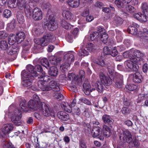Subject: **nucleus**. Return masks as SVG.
<instances>
[{
    "instance_id": "22",
    "label": "nucleus",
    "mask_w": 148,
    "mask_h": 148,
    "mask_svg": "<svg viewBox=\"0 0 148 148\" xmlns=\"http://www.w3.org/2000/svg\"><path fill=\"white\" fill-rule=\"evenodd\" d=\"M92 86L95 89L96 88L98 92H101L103 90V86L101 82H97L96 83H93Z\"/></svg>"
},
{
    "instance_id": "16",
    "label": "nucleus",
    "mask_w": 148,
    "mask_h": 148,
    "mask_svg": "<svg viewBox=\"0 0 148 148\" xmlns=\"http://www.w3.org/2000/svg\"><path fill=\"white\" fill-rule=\"evenodd\" d=\"M68 5L73 8H76L80 4L79 0H69L67 2Z\"/></svg>"
},
{
    "instance_id": "54",
    "label": "nucleus",
    "mask_w": 148,
    "mask_h": 148,
    "mask_svg": "<svg viewBox=\"0 0 148 148\" xmlns=\"http://www.w3.org/2000/svg\"><path fill=\"white\" fill-rule=\"evenodd\" d=\"M10 49L8 51V54L10 55H12L16 53L18 51L17 48H12L11 49L10 48Z\"/></svg>"
},
{
    "instance_id": "45",
    "label": "nucleus",
    "mask_w": 148,
    "mask_h": 148,
    "mask_svg": "<svg viewBox=\"0 0 148 148\" xmlns=\"http://www.w3.org/2000/svg\"><path fill=\"white\" fill-rule=\"evenodd\" d=\"M95 62L101 66H103L105 65L104 61L101 58L96 59L95 61Z\"/></svg>"
},
{
    "instance_id": "14",
    "label": "nucleus",
    "mask_w": 148,
    "mask_h": 148,
    "mask_svg": "<svg viewBox=\"0 0 148 148\" xmlns=\"http://www.w3.org/2000/svg\"><path fill=\"white\" fill-rule=\"evenodd\" d=\"M62 14L63 16L68 21H75L76 20L75 17L71 12L69 10H64Z\"/></svg>"
},
{
    "instance_id": "64",
    "label": "nucleus",
    "mask_w": 148,
    "mask_h": 148,
    "mask_svg": "<svg viewBox=\"0 0 148 148\" xmlns=\"http://www.w3.org/2000/svg\"><path fill=\"white\" fill-rule=\"evenodd\" d=\"M81 101L83 103L88 105H90L91 104V102L89 100L85 98H82Z\"/></svg>"
},
{
    "instance_id": "17",
    "label": "nucleus",
    "mask_w": 148,
    "mask_h": 148,
    "mask_svg": "<svg viewBox=\"0 0 148 148\" xmlns=\"http://www.w3.org/2000/svg\"><path fill=\"white\" fill-rule=\"evenodd\" d=\"M57 115L60 119L63 121H67L69 118V115L63 111L58 112Z\"/></svg>"
},
{
    "instance_id": "55",
    "label": "nucleus",
    "mask_w": 148,
    "mask_h": 148,
    "mask_svg": "<svg viewBox=\"0 0 148 148\" xmlns=\"http://www.w3.org/2000/svg\"><path fill=\"white\" fill-rule=\"evenodd\" d=\"M86 48L88 50L90 51L95 49V46L92 43H88L86 45Z\"/></svg>"
},
{
    "instance_id": "56",
    "label": "nucleus",
    "mask_w": 148,
    "mask_h": 148,
    "mask_svg": "<svg viewBox=\"0 0 148 148\" xmlns=\"http://www.w3.org/2000/svg\"><path fill=\"white\" fill-rule=\"evenodd\" d=\"M82 79L78 75H74V77H73L72 82H79L81 81Z\"/></svg>"
},
{
    "instance_id": "27",
    "label": "nucleus",
    "mask_w": 148,
    "mask_h": 148,
    "mask_svg": "<svg viewBox=\"0 0 148 148\" xmlns=\"http://www.w3.org/2000/svg\"><path fill=\"white\" fill-rule=\"evenodd\" d=\"M25 101H21L20 104V108L19 110H18L17 111H19V112H21V113L22 112L26 111H27V107L29 108L28 107V105L27 106L26 104L25 103ZM31 109H32L31 108Z\"/></svg>"
},
{
    "instance_id": "34",
    "label": "nucleus",
    "mask_w": 148,
    "mask_h": 148,
    "mask_svg": "<svg viewBox=\"0 0 148 148\" xmlns=\"http://www.w3.org/2000/svg\"><path fill=\"white\" fill-rule=\"evenodd\" d=\"M28 79H23L22 82L23 86L25 87H28L30 86L32 84V81L33 79H31V78Z\"/></svg>"
},
{
    "instance_id": "18",
    "label": "nucleus",
    "mask_w": 148,
    "mask_h": 148,
    "mask_svg": "<svg viewBox=\"0 0 148 148\" xmlns=\"http://www.w3.org/2000/svg\"><path fill=\"white\" fill-rule=\"evenodd\" d=\"M61 108L63 110L69 113L71 112V107L67 102H62L61 103Z\"/></svg>"
},
{
    "instance_id": "52",
    "label": "nucleus",
    "mask_w": 148,
    "mask_h": 148,
    "mask_svg": "<svg viewBox=\"0 0 148 148\" xmlns=\"http://www.w3.org/2000/svg\"><path fill=\"white\" fill-rule=\"evenodd\" d=\"M121 111L122 113L125 115H127L131 112V110L130 108L126 107L122 108Z\"/></svg>"
},
{
    "instance_id": "25",
    "label": "nucleus",
    "mask_w": 148,
    "mask_h": 148,
    "mask_svg": "<svg viewBox=\"0 0 148 148\" xmlns=\"http://www.w3.org/2000/svg\"><path fill=\"white\" fill-rule=\"evenodd\" d=\"M58 73V69L55 66L51 67L49 70V75L54 77H56L57 76Z\"/></svg>"
},
{
    "instance_id": "38",
    "label": "nucleus",
    "mask_w": 148,
    "mask_h": 148,
    "mask_svg": "<svg viewBox=\"0 0 148 148\" xmlns=\"http://www.w3.org/2000/svg\"><path fill=\"white\" fill-rule=\"evenodd\" d=\"M61 24L62 26L67 29H69L72 27V26L71 25L68 23L65 20H62L61 22Z\"/></svg>"
},
{
    "instance_id": "57",
    "label": "nucleus",
    "mask_w": 148,
    "mask_h": 148,
    "mask_svg": "<svg viewBox=\"0 0 148 148\" xmlns=\"http://www.w3.org/2000/svg\"><path fill=\"white\" fill-rule=\"evenodd\" d=\"M83 87L84 90H87L92 89V88L93 87V86H91L88 82H86L83 84Z\"/></svg>"
},
{
    "instance_id": "30",
    "label": "nucleus",
    "mask_w": 148,
    "mask_h": 148,
    "mask_svg": "<svg viewBox=\"0 0 148 148\" xmlns=\"http://www.w3.org/2000/svg\"><path fill=\"white\" fill-rule=\"evenodd\" d=\"M21 75L23 79L29 78H31V79H34V77L32 75H31L29 73L25 70L22 71Z\"/></svg>"
},
{
    "instance_id": "29",
    "label": "nucleus",
    "mask_w": 148,
    "mask_h": 148,
    "mask_svg": "<svg viewBox=\"0 0 148 148\" xmlns=\"http://www.w3.org/2000/svg\"><path fill=\"white\" fill-rule=\"evenodd\" d=\"M148 35V30L146 28L143 29V31L142 32V35L139 36L140 37V40L145 41V40H148V37L146 35Z\"/></svg>"
},
{
    "instance_id": "35",
    "label": "nucleus",
    "mask_w": 148,
    "mask_h": 148,
    "mask_svg": "<svg viewBox=\"0 0 148 148\" xmlns=\"http://www.w3.org/2000/svg\"><path fill=\"white\" fill-rule=\"evenodd\" d=\"M114 3L116 6L119 8H123L125 5V4H127L126 3L124 2L123 1V2H122L120 0H115Z\"/></svg>"
},
{
    "instance_id": "53",
    "label": "nucleus",
    "mask_w": 148,
    "mask_h": 148,
    "mask_svg": "<svg viewBox=\"0 0 148 148\" xmlns=\"http://www.w3.org/2000/svg\"><path fill=\"white\" fill-rule=\"evenodd\" d=\"M18 21L19 23L21 24H23L25 20L24 16L21 14L17 15Z\"/></svg>"
},
{
    "instance_id": "50",
    "label": "nucleus",
    "mask_w": 148,
    "mask_h": 148,
    "mask_svg": "<svg viewBox=\"0 0 148 148\" xmlns=\"http://www.w3.org/2000/svg\"><path fill=\"white\" fill-rule=\"evenodd\" d=\"M53 96L54 99H57L59 100H62L63 99V97L61 94L58 93H54Z\"/></svg>"
},
{
    "instance_id": "37",
    "label": "nucleus",
    "mask_w": 148,
    "mask_h": 148,
    "mask_svg": "<svg viewBox=\"0 0 148 148\" xmlns=\"http://www.w3.org/2000/svg\"><path fill=\"white\" fill-rule=\"evenodd\" d=\"M99 34L97 32H94L90 34L89 37L88 38L89 41H93L95 39H97L99 38Z\"/></svg>"
},
{
    "instance_id": "19",
    "label": "nucleus",
    "mask_w": 148,
    "mask_h": 148,
    "mask_svg": "<svg viewBox=\"0 0 148 148\" xmlns=\"http://www.w3.org/2000/svg\"><path fill=\"white\" fill-rule=\"evenodd\" d=\"M101 132V129L98 127H94L92 130V134L93 137L98 136Z\"/></svg>"
},
{
    "instance_id": "59",
    "label": "nucleus",
    "mask_w": 148,
    "mask_h": 148,
    "mask_svg": "<svg viewBox=\"0 0 148 148\" xmlns=\"http://www.w3.org/2000/svg\"><path fill=\"white\" fill-rule=\"evenodd\" d=\"M11 15V12L8 10H5L3 12V15L6 18H8Z\"/></svg>"
},
{
    "instance_id": "4",
    "label": "nucleus",
    "mask_w": 148,
    "mask_h": 148,
    "mask_svg": "<svg viewBox=\"0 0 148 148\" xmlns=\"http://www.w3.org/2000/svg\"><path fill=\"white\" fill-rule=\"evenodd\" d=\"M120 138L122 142H127L133 145L136 147H138L139 145L138 140L135 139H132L131 134L128 131H124L123 134L120 135Z\"/></svg>"
},
{
    "instance_id": "24",
    "label": "nucleus",
    "mask_w": 148,
    "mask_h": 148,
    "mask_svg": "<svg viewBox=\"0 0 148 148\" xmlns=\"http://www.w3.org/2000/svg\"><path fill=\"white\" fill-rule=\"evenodd\" d=\"M25 38V34L23 32H20L16 35V40L18 43H21Z\"/></svg>"
},
{
    "instance_id": "31",
    "label": "nucleus",
    "mask_w": 148,
    "mask_h": 148,
    "mask_svg": "<svg viewBox=\"0 0 148 148\" xmlns=\"http://www.w3.org/2000/svg\"><path fill=\"white\" fill-rule=\"evenodd\" d=\"M108 38V35L106 32H103V33L100 35L99 36V38H100V40L104 43L107 42Z\"/></svg>"
},
{
    "instance_id": "60",
    "label": "nucleus",
    "mask_w": 148,
    "mask_h": 148,
    "mask_svg": "<svg viewBox=\"0 0 148 148\" xmlns=\"http://www.w3.org/2000/svg\"><path fill=\"white\" fill-rule=\"evenodd\" d=\"M111 47L106 46L103 48L104 53L106 55L109 54L110 53Z\"/></svg>"
},
{
    "instance_id": "33",
    "label": "nucleus",
    "mask_w": 148,
    "mask_h": 148,
    "mask_svg": "<svg viewBox=\"0 0 148 148\" xmlns=\"http://www.w3.org/2000/svg\"><path fill=\"white\" fill-rule=\"evenodd\" d=\"M16 0H9L8 1V4L9 7L11 8H15L17 6L19 8L18 5V1L17 3V4H16Z\"/></svg>"
},
{
    "instance_id": "13",
    "label": "nucleus",
    "mask_w": 148,
    "mask_h": 148,
    "mask_svg": "<svg viewBox=\"0 0 148 148\" xmlns=\"http://www.w3.org/2000/svg\"><path fill=\"white\" fill-rule=\"evenodd\" d=\"M35 68L36 69L37 71L40 73L39 74L40 75V76L38 78L40 79V81H47L46 78H47L48 77L45 75V73L43 71L41 66L40 65H37L36 66Z\"/></svg>"
},
{
    "instance_id": "21",
    "label": "nucleus",
    "mask_w": 148,
    "mask_h": 148,
    "mask_svg": "<svg viewBox=\"0 0 148 148\" xmlns=\"http://www.w3.org/2000/svg\"><path fill=\"white\" fill-rule=\"evenodd\" d=\"M49 59L50 63L54 65H56L60 63L61 58H57L54 56H51L49 57Z\"/></svg>"
},
{
    "instance_id": "2",
    "label": "nucleus",
    "mask_w": 148,
    "mask_h": 148,
    "mask_svg": "<svg viewBox=\"0 0 148 148\" xmlns=\"http://www.w3.org/2000/svg\"><path fill=\"white\" fill-rule=\"evenodd\" d=\"M33 99L29 101L28 107L34 110H38L41 114L46 116L51 115L52 112L51 110L47 106H44L43 108L42 104L40 101L38 96L35 94L33 95Z\"/></svg>"
},
{
    "instance_id": "61",
    "label": "nucleus",
    "mask_w": 148,
    "mask_h": 148,
    "mask_svg": "<svg viewBox=\"0 0 148 148\" xmlns=\"http://www.w3.org/2000/svg\"><path fill=\"white\" fill-rule=\"evenodd\" d=\"M8 36V34L6 33L5 31H0V38H5Z\"/></svg>"
},
{
    "instance_id": "5",
    "label": "nucleus",
    "mask_w": 148,
    "mask_h": 148,
    "mask_svg": "<svg viewBox=\"0 0 148 148\" xmlns=\"http://www.w3.org/2000/svg\"><path fill=\"white\" fill-rule=\"evenodd\" d=\"M55 37L52 34L48 33L40 39H35L34 42L38 45H40L42 46H47L49 42L55 40Z\"/></svg>"
},
{
    "instance_id": "48",
    "label": "nucleus",
    "mask_w": 148,
    "mask_h": 148,
    "mask_svg": "<svg viewBox=\"0 0 148 148\" xmlns=\"http://www.w3.org/2000/svg\"><path fill=\"white\" fill-rule=\"evenodd\" d=\"M126 10L127 12L130 13H134L136 11L135 9L133 6L129 5L126 6Z\"/></svg>"
},
{
    "instance_id": "15",
    "label": "nucleus",
    "mask_w": 148,
    "mask_h": 148,
    "mask_svg": "<svg viewBox=\"0 0 148 148\" xmlns=\"http://www.w3.org/2000/svg\"><path fill=\"white\" fill-rule=\"evenodd\" d=\"M118 77L114 78V80L115 82V86L118 88H122L123 85V76L118 75Z\"/></svg>"
},
{
    "instance_id": "3",
    "label": "nucleus",
    "mask_w": 148,
    "mask_h": 148,
    "mask_svg": "<svg viewBox=\"0 0 148 148\" xmlns=\"http://www.w3.org/2000/svg\"><path fill=\"white\" fill-rule=\"evenodd\" d=\"M42 81H39L38 82V86L41 90L46 92V93H48V91L51 90L55 92H59L60 89L59 84L54 81H51L49 84V86L44 84Z\"/></svg>"
},
{
    "instance_id": "10",
    "label": "nucleus",
    "mask_w": 148,
    "mask_h": 148,
    "mask_svg": "<svg viewBox=\"0 0 148 148\" xmlns=\"http://www.w3.org/2000/svg\"><path fill=\"white\" fill-rule=\"evenodd\" d=\"M22 117L21 113L19 111L16 110L12 114L11 116L12 122L17 125H19L21 124V118Z\"/></svg>"
},
{
    "instance_id": "36",
    "label": "nucleus",
    "mask_w": 148,
    "mask_h": 148,
    "mask_svg": "<svg viewBox=\"0 0 148 148\" xmlns=\"http://www.w3.org/2000/svg\"><path fill=\"white\" fill-rule=\"evenodd\" d=\"M128 32L132 35H137L138 34L137 29L135 27H129Z\"/></svg>"
},
{
    "instance_id": "40",
    "label": "nucleus",
    "mask_w": 148,
    "mask_h": 148,
    "mask_svg": "<svg viewBox=\"0 0 148 148\" xmlns=\"http://www.w3.org/2000/svg\"><path fill=\"white\" fill-rule=\"evenodd\" d=\"M142 14L140 13H137L135 14L134 15V18H136L138 20L142 22H146V20L145 18H143V19L141 18Z\"/></svg>"
},
{
    "instance_id": "7",
    "label": "nucleus",
    "mask_w": 148,
    "mask_h": 148,
    "mask_svg": "<svg viewBox=\"0 0 148 148\" xmlns=\"http://www.w3.org/2000/svg\"><path fill=\"white\" fill-rule=\"evenodd\" d=\"M130 57V59L124 62V64L126 66H127L131 71H137L139 68L137 64H138L137 61V59H134L132 57Z\"/></svg>"
},
{
    "instance_id": "28",
    "label": "nucleus",
    "mask_w": 148,
    "mask_h": 148,
    "mask_svg": "<svg viewBox=\"0 0 148 148\" xmlns=\"http://www.w3.org/2000/svg\"><path fill=\"white\" fill-rule=\"evenodd\" d=\"M102 119L105 123L111 124L113 122V120L108 115H104L102 116Z\"/></svg>"
},
{
    "instance_id": "63",
    "label": "nucleus",
    "mask_w": 148,
    "mask_h": 148,
    "mask_svg": "<svg viewBox=\"0 0 148 148\" xmlns=\"http://www.w3.org/2000/svg\"><path fill=\"white\" fill-rule=\"evenodd\" d=\"M87 146L85 142L83 141H80L79 143V148H86Z\"/></svg>"
},
{
    "instance_id": "51",
    "label": "nucleus",
    "mask_w": 148,
    "mask_h": 148,
    "mask_svg": "<svg viewBox=\"0 0 148 148\" xmlns=\"http://www.w3.org/2000/svg\"><path fill=\"white\" fill-rule=\"evenodd\" d=\"M147 95V94H142L139 95L137 102L138 103L140 102L142 100L145 99Z\"/></svg>"
},
{
    "instance_id": "8",
    "label": "nucleus",
    "mask_w": 148,
    "mask_h": 148,
    "mask_svg": "<svg viewBox=\"0 0 148 148\" xmlns=\"http://www.w3.org/2000/svg\"><path fill=\"white\" fill-rule=\"evenodd\" d=\"M64 61L66 62L61 66V69L65 71L70 66V64L74 60V58L73 54L67 53L64 56Z\"/></svg>"
},
{
    "instance_id": "49",
    "label": "nucleus",
    "mask_w": 148,
    "mask_h": 148,
    "mask_svg": "<svg viewBox=\"0 0 148 148\" xmlns=\"http://www.w3.org/2000/svg\"><path fill=\"white\" fill-rule=\"evenodd\" d=\"M126 88L130 91H133L137 88V86L133 84L127 85L126 86Z\"/></svg>"
},
{
    "instance_id": "39",
    "label": "nucleus",
    "mask_w": 148,
    "mask_h": 148,
    "mask_svg": "<svg viewBox=\"0 0 148 148\" xmlns=\"http://www.w3.org/2000/svg\"><path fill=\"white\" fill-rule=\"evenodd\" d=\"M3 148H15L12 144L7 141H4L2 143Z\"/></svg>"
},
{
    "instance_id": "32",
    "label": "nucleus",
    "mask_w": 148,
    "mask_h": 148,
    "mask_svg": "<svg viewBox=\"0 0 148 148\" xmlns=\"http://www.w3.org/2000/svg\"><path fill=\"white\" fill-rule=\"evenodd\" d=\"M113 22L116 25H121L123 23V19L120 17L115 16L114 17Z\"/></svg>"
},
{
    "instance_id": "47",
    "label": "nucleus",
    "mask_w": 148,
    "mask_h": 148,
    "mask_svg": "<svg viewBox=\"0 0 148 148\" xmlns=\"http://www.w3.org/2000/svg\"><path fill=\"white\" fill-rule=\"evenodd\" d=\"M40 62V63L44 66L46 68L49 66V63L47 58H42Z\"/></svg>"
},
{
    "instance_id": "1",
    "label": "nucleus",
    "mask_w": 148,
    "mask_h": 148,
    "mask_svg": "<svg viewBox=\"0 0 148 148\" xmlns=\"http://www.w3.org/2000/svg\"><path fill=\"white\" fill-rule=\"evenodd\" d=\"M18 4L20 9L24 10L25 15L28 18H32L34 20L37 21L42 19L43 13L41 10L36 8L32 11L26 0H18Z\"/></svg>"
},
{
    "instance_id": "41",
    "label": "nucleus",
    "mask_w": 148,
    "mask_h": 148,
    "mask_svg": "<svg viewBox=\"0 0 148 148\" xmlns=\"http://www.w3.org/2000/svg\"><path fill=\"white\" fill-rule=\"evenodd\" d=\"M51 7V5L49 3H44L42 4V8H43L44 10L45 9L48 12L47 13V15L49 13V14H51L50 13V11H52L50 10V8Z\"/></svg>"
},
{
    "instance_id": "46",
    "label": "nucleus",
    "mask_w": 148,
    "mask_h": 148,
    "mask_svg": "<svg viewBox=\"0 0 148 148\" xmlns=\"http://www.w3.org/2000/svg\"><path fill=\"white\" fill-rule=\"evenodd\" d=\"M141 8L143 13L148 15V7L146 3L142 4Z\"/></svg>"
},
{
    "instance_id": "9",
    "label": "nucleus",
    "mask_w": 148,
    "mask_h": 148,
    "mask_svg": "<svg viewBox=\"0 0 148 148\" xmlns=\"http://www.w3.org/2000/svg\"><path fill=\"white\" fill-rule=\"evenodd\" d=\"M13 125L11 124L4 125L0 132V137H3L4 136L9 134L13 130Z\"/></svg>"
},
{
    "instance_id": "6",
    "label": "nucleus",
    "mask_w": 148,
    "mask_h": 148,
    "mask_svg": "<svg viewBox=\"0 0 148 148\" xmlns=\"http://www.w3.org/2000/svg\"><path fill=\"white\" fill-rule=\"evenodd\" d=\"M51 14L48 13L47 16V23L46 25L48 26V29L50 31H53L58 27V25L55 21L54 14L51 11H50Z\"/></svg>"
},
{
    "instance_id": "42",
    "label": "nucleus",
    "mask_w": 148,
    "mask_h": 148,
    "mask_svg": "<svg viewBox=\"0 0 148 148\" xmlns=\"http://www.w3.org/2000/svg\"><path fill=\"white\" fill-rule=\"evenodd\" d=\"M78 54L79 56L83 57L85 56H88L89 52L83 48H81L79 50Z\"/></svg>"
},
{
    "instance_id": "11",
    "label": "nucleus",
    "mask_w": 148,
    "mask_h": 148,
    "mask_svg": "<svg viewBox=\"0 0 148 148\" xmlns=\"http://www.w3.org/2000/svg\"><path fill=\"white\" fill-rule=\"evenodd\" d=\"M99 76L101 82L105 86H109L112 83V79L110 77V75L108 77L106 76L103 73H101Z\"/></svg>"
},
{
    "instance_id": "44",
    "label": "nucleus",
    "mask_w": 148,
    "mask_h": 148,
    "mask_svg": "<svg viewBox=\"0 0 148 148\" xmlns=\"http://www.w3.org/2000/svg\"><path fill=\"white\" fill-rule=\"evenodd\" d=\"M15 36L14 34L10 36L8 39L9 44L10 45H13L15 42Z\"/></svg>"
},
{
    "instance_id": "58",
    "label": "nucleus",
    "mask_w": 148,
    "mask_h": 148,
    "mask_svg": "<svg viewBox=\"0 0 148 148\" xmlns=\"http://www.w3.org/2000/svg\"><path fill=\"white\" fill-rule=\"evenodd\" d=\"M116 49L117 48L116 47H114L112 50L110 51V53L109 54H110L113 56H116L118 53Z\"/></svg>"
},
{
    "instance_id": "62",
    "label": "nucleus",
    "mask_w": 148,
    "mask_h": 148,
    "mask_svg": "<svg viewBox=\"0 0 148 148\" xmlns=\"http://www.w3.org/2000/svg\"><path fill=\"white\" fill-rule=\"evenodd\" d=\"M89 14V10L88 8H86L83 12L82 15L83 16H88Z\"/></svg>"
},
{
    "instance_id": "20",
    "label": "nucleus",
    "mask_w": 148,
    "mask_h": 148,
    "mask_svg": "<svg viewBox=\"0 0 148 148\" xmlns=\"http://www.w3.org/2000/svg\"><path fill=\"white\" fill-rule=\"evenodd\" d=\"M134 82L137 83H140L141 81L142 77L141 75L138 72H136L132 75Z\"/></svg>"
},
{
    "instance_id": "26",
    "label": "nucleus",
    "mask_w": 148,
    "mask_h": 148,
    "mask_svg": "<svg viewBox=\"0 0 148 148\" xmlns=\"http://www.w3.org/2000/svg\"><path fill=\"white\" fill-rule=\"evenodd\" d=\"M103 132L104 135L106 137H109L111 134L110 129L106 125L103 126Z\"/></svg>"
},
{
    "instance_id": "12",
    "label": "nucleus",
    "mask_w": 148,
    "mask_h": 148,
    "mask_svg": "<svg viewBox=\"0 0 148 148\" xmlns=\"http://www.w3.org/2000/svg\"><path fill=\"white\" fill-rule=\"evenodd\" d=\"M134 53L136 58L133 55L132 58L134 59H137V61L138 64H143L144 62V53L141 52L140 51L138 50H135Z\"/></svg>"
},
{
    "instance_id": "23",
    "label": "nucleus",
    "mask_w": 148,
    "mask_h": 148,
    "mask_svg": "<svg viewBox=\"0 0 148 148\" xmlns=\"http://www.w3.org/2000/svg\"><path fill=\"white\" fill-rule=\"evenodd\" d=\"M27 71H28L29 73L32 74V75L34 77H36L38 76V75L37 72L34 69V66L30 64L28 65L27 66Z\"/></svg>"
},
{
    "instance_id": "43",
    "label": "nucleus",
    "mask_w": 148,
    "mask_h": 148,
    "mask_svg": "<svg viewBox=\"0 0 148 148\" xmlns=\"http://www.w3.org/2000/svg\"><path fill=\"white\" fill-rule=\"evenodd\" d=\"M0 47L3 50H6L8 47V45L7 42L5 40L0 41Z\"/></svg>"
}]
</instances>
